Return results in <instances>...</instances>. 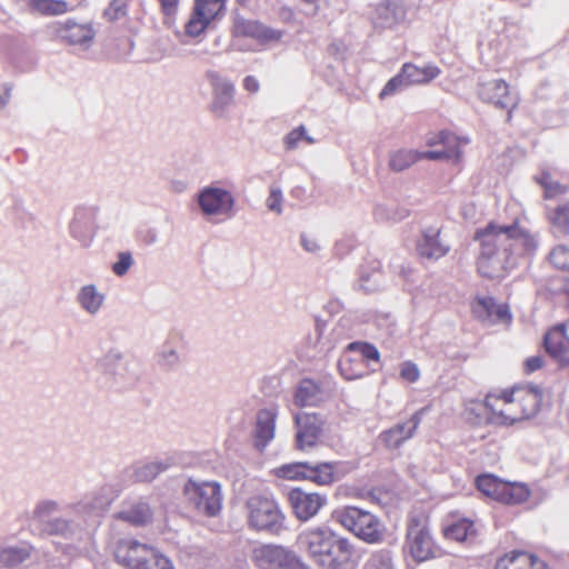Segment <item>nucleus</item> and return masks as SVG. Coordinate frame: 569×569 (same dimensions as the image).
<instances>
[{"mask_svg": "<svg viewBox=\"0 0 569 569\" xmlns=\"http://www.w3.org/2000/svg\"><path fill=\"white\" fill-rule=\"evenodd\" d=\"M305 140L308 144H313L316 141L312 137L307 134V129L303 124L298 128L291 130L288 134H286L283 139V143L286 149L293 150L297 148L299 141Z\"/></svg>", "mask_w": 569, "mask_h": 569, "instance_id": "obj_49", "label": "nucleus"}, {"mask_svg": "<svg viewBox=\"0 0 569 569\" xmlns=\"http://www.w3.org/2000/svg\"><path fill=\"white\" fill-rule=\"evenodd\" d=\"M338 368L346 380H356L367 375V365L362 359H358L347 351L341 356Z\"/></svg>", "mask_w": 569, "mask_h": 569, "instance_id": "obj_35", "label": "nucleus"}, {"mask_svg": "<svg viewBox=\"0 0 569 569\" xmlns=\"http://www.w3.org/2000/svg\"><path fill=\"white\" fill-rule=\"evenodd\" d=\"M30 7L44 16L63 14L70 10L63 0H28Z\"/></svg>", "mask_w": 569, "mask_h": 569, "instance_id": "obj_41", "label": "nucleus"}, {"mask_svg": "<svg viewBox=\"0 0 569 569\" xmlns=\"http://www.w3.org/2000/svg\"><path fill=\"white\" fill-rule=\"evenodd\" d=\"M417 251L421 258L437 260L447 254L449 246L440 240V229L428 227L417 242Z\"/></svg>", "mask_w": 569, "mask_h": 569, "instance_id": "obj_22", "label": "nucleus"}, {"mask_svg": "<svg viewBox=\"0 0 569 569\" xmlns=\"http://www.w3.org/2000/svg\"><path fill=\"white\" fill-rule=\"evenodd\" d=\"M346 351L350 355L357 353L353 357L362 359L363 362L365 360L379 361L380 359L379 350L372 343L366 341L350 342L346 347Z\"/></svg>", "mask_w": 569, "mask_h": 569, "instance_id": "obj_43", "label": "nucleus"}, {"mask_svg": "<svg viewBox=\"0 0 569 569\" xmlns=\"http://www.w3.org/2000/svg\"><path fill=\"white\" fill-rule=\"evenodd\" d=\"M423 409L416 411L407 421L398 422L391 428L383 430L378 436V440L390 450L400 448L407 440L416 433L422 416Z\"/></svg>", "mask_w": 569, "mask_h": 569, "instance_id": "obj_18", "label": "nucleus"}, {"mask_svg": "<svg viewBox=\"0 0 569 569\" xmlns=\"http://www.w3.org/2000/svg\"><path fill=\"white\" fill-rule=\"evenodd\" d=\"M30 556L28 546H9L0 550V566L14 567Z\"/></svg>", "mask_w": 569, "mask_h": 569, "instance_id": "obj_39", "label": "nucleus"}, {"mask_svg": "<svg viewBox=\"0 0 569 569\" xmlns=\"http://www.w3.org/2000/svg\"><path fill=\"white\" fill-rule=\"evenodd\" d=\"M129 0H112L103 11V17L109 21H116L127 14Z\"/></svg>", "mask_w": 569, "mask_h": 569, "instance_id": "obj_52", "label": "nucleus"}, {"mask_svg": "<svg viewBox=\"0 0 569 569\" xmlns=\"http://www.w3.org/2000/svg\"><path fill=\"white\" fill-rule=\"evenodd\" d=\"M372 267V272H368L366 269H361L359 273V279L356 283V288L358 290H362L365 292H373L379 289L380 286V272H379V262L375 261Z\"/></svg>", "mask_w": 569, "mask_h": 569, "instance_id": "obj_42", "label": "nucleus"}, {"mask_svg": "<svg viewBox=\"0 0 569 569\" xmlns=\"http://www.w3.org/2000/svg\"><path fill=\"white\" fill-rule=\"evenodd\" d=\"M322 399L320 386L311 379L300 381L295 393V403L300 407L316 406Z\"/></svg>", "mask_w": 569, "mask_h": 569, "instance_id": "obj_33", "label": "nucleus"}, {"mask_svg": "<svg viewBox=\"0 0 569 569\" xmlns=\"http://www.w3.org/2000/svg\"><path fill=\"white\" fill-rule=\"evenodd\" d=\"M409 216V210L397 203H379L373 209L375 220L378 222L395 223Z\"/></svg>", "mask_w": 569, "mask_h": 569, "instance_id": "obj_36", "label": "nucleus"}, {"mask_svg": "<svg viewBox=\"0 0 569 569\" xmlns=\"http://www.w3.org/2000/svg\"><path fill=\"white\" fill-rule=\"evenodd\" d=\"M529 496L530 491L523 483H511L503 481L497 501L506 505H519L525 502Z\"/></svg>", "mask_w": 569, "mask_h": 569, "instance_id": "obj_37", "label": "nucleus"}, {"mask_svg": "<svg viewBox=\"0 0 569 569\" xmlns=\"http://www.w3.org/2000/svg\"><path fill=\"white\" fill-rule=\"evenodd\" d=\"M174 465V459L167 457L154 461H149L142 465H137L133 468L132 478L137 482L152 481L157 476L167 471Z\"/></svg>", "mask_w": 569, "mask_h": 569, "instance_id": "obj_31", "label": "nucleus"}, {"mask_svg": "<svg viewBox=\"0 0 569 569\" xmlns=\"http://www.w3.org/2000/svg\"><path fill=\"white\" fill-rule=\"evenodd\" d=\"M567 337L565 326L559 325L545 335L546 351L559 361L561 366H569V356L566 355Z\"/></svg>", "mask_w": 569, "mask_h": 569, "instance_id": "obj_25", "label": "nucleus"}, {"mask_svg": "<svg viewBox=\"0 0 569 569\" xmlns=\"http://www.w3.org/2000/svg\"><path fill=\"white\" fill-rule=\"evenodd\" d=\"M166 17L174 16L178 11L180 0H158Z\"/></svg>", "mask_w": 569, "mask_h": 569, "instance_id": "obj_56", "label": "nucleus"}, {"mask_svg": "<svg viewBox=\"0 0 569 569\" xmlns=\"http://www.w3.org/2000/svg\"><path fill=\"white\" fill-rule=\"evenodd\" d=\"M156 240H157L156 234H152V236L150 237V242H151V243H153V242H156Z\"/></svg>", "mask_w": 569, "mask_h": 569, "instance_id": "obj_62", "label": "nucleus"}, {"mask_svg": "<svg viewBox=\"0 0 569 569\" xmlns=\"http://www.w3.org/2000/svg\"><path fill=\"white\" fill-rule=\"evenodd\" d=\"M134 260L130 251H120L117 253V261L112 263L111 270L118 277H123L133 266Z\"/></svg>", "mask_w": 569, "mask_h": 569, "instance_id": "obj_51", "label": "nucleus"}, {"mask_svg": "<svg viewBox=\"0 0 569 569\" xmlns=\"http://www.w3.org/2000/svg\"><path fill=\"white\" fill-rule=\"evenodd\" d=\"M69 230L74 240L82 247H88L94 233V211L86 207L77 208L70 221Z\"/></svg>", "mask_w": 569, "mask_h": 569, "instance_id": "obj_20", "label": "nucleus"}, {"mask_svg": "<svg viewBox=\"0 0 569 569\" xmlns=\"http://www.w3.org/2000/svg\"><path fill=\"white\" fill-rule=\"evenodd\" d=\"M77 302L90 316H96L102 308L106 297L94 284L82 286L77 293Z\"/></svg>", "mask_w": 569, "mask_h": 569, "instance_id": "obj_32", "label": "nucleus"}, {"mask_svg": "<svg viewBox=\"0 0 569 569\" xmlns=\"http://www.w3.org/2000/svg\"><path fill=\"white\" fill-rule=\"evenodd\" d=\"M496 569H546V563L526 551H512L497 561Z\"/></svg>", "mask_w": 569, "mask_h": 569, "instance_id": "obj_27", "label": "nucleus"}, {"mask_svg": "<svg viewBox=\"0 0 569 569\" xmlns=\"http://www.w3.org/2000/svg\"><path fill=\"white\" fill-rule=\"evenodd\" d=\"M549 221L556 232L560 234L569 233V201L558 206L549 213Z\"/></svg>", "mask_w": 569, "mask_h": 569, "instance_id": "obj_45", "label": "nucleus"}, {"mask_svg": "<svg viewBox=\"0 0 569 569\" xmlns=\"http://www.w3.org/2000/svg\"><path fill=\"white\" fill-rule=\"evenodd\" d=\"M296 448L307 451L316 447L320 440L323 419L318 413L299 412L295 416Z\"/></svg>", "mask_w": 569, "mask_h": 569, "instance_id": "obj_15", "label": "nucleus"}, {"mask_svg": "<svg viewBox=\"0 0 569 569\" xmlns=\"http://www.w3.org/2000/svg\"><path fill=\"white\" fill-rule=\"evenodd\" d=\"M248 523L257 531L278 533L283 528L284 516L276 500L257 495L247 500Z\"/></svg>", "mask_w": 569, "mask_h": 569, "instance_id": "obj_7", "label": "nucleus"}, {"mask_svg": "<svg viewBox=\"0 0 569 569\" xmlns=\"http://www.w3.org/2000/svg\"><path fill=\"white\" fill-rule=\"evenodd\" d=\"M400 376L403 380L408 382H416L420 377V371L418 366L412 361H405L401 365Z\"/></svg>", "mask_w": 569, "mask_h": 569, "instance_id": "obj_55", "label": "nucleus"}, {"mask_svg": "<svg viewBox=\"0 0 569 569\" xmlns=\"http://www.w3.org/2000/svg\"><path fill=\"white\" fill-rule=\"evenodd\" d=\"M243 88L249 91L250 93H256L259 91L260 89V84H259V81L256 77L253 76H247L244 79H243Z\"/></svg>", "mask_w": 569, "mask_h": 569, "instance_id": "obj_59", "label": "nucleus"}, {"mask_svg": "<svg viewBox=\"0 0 569 569\" xmlns=\"http://www.w3.org/2000/svg\"><path fill=\"white\" fill-rule=\"evenodd\" d=\"M259 557L270 569H302V563L295 552L281 546H264L259 550Z\"/></svg>", "mask_w": 569, "mask_h": 569, "instance_id": "obj_21", "label": "nucleus"}, {"mask_svg": "<svg viewBox=\"0 0 569 569\" xmlns=\"http://www.w3.org/2000/svg\"><path fill=\"white\" fill-rule=\"evenodd\" d=\"M500 400V398L491 396L485 399V407L490 410L487 420L499 426H511L517 421L530 419L539 412L542 402V393L537 387H530L525 390L523 395L518 399L519 406L521 407L520 416H510L507 409L498 410L496 402Z\"/></svg>", "mask_w": 569, "mask_h": 569, "instance_id": "obj_8", "label": "nucleus"}, {"mask_svg": "<svg viewBox=\"0 0 569 569\" xmlns=\"http://www.w3.org/2000/svg\"><path fill=\"white\" fill-rule=\"evenodd\" d=\"M116 517L133 526H144L151 521L152 511L147 501L138 499L124 507Z\"/></svg>", "mask_w": 569, "mask_h": 569, "instance_id": "obj_29", "label": "nucleus"}, {"mask_svg": "<svg viewBox=\"0 0 569 569\" xmlns=\"http://www.w3.org/2000/svg\"><path fill=\"white\" fill-rule=\"evenodd\" d=\"M290 506L296 517L301 521H308L315 517L327 503V496L318 492H308L300 488H293L288 493Z\"/></svg>", "mask_w": 569, "mask_h": 569, "instance_id": "obj_17", "label": "nucleus"}, {"mask_svg": "<svg viewBox=\"0 0 569 569\" xmlns=\"http://www.w3.org/2000/svg\"><path fill=\"white\" fill-rule=\"evenodd\" d=\"M446 538L462 542L476 536L473 522L469 519H461L445 529Z\"/></svg>", "mask_w": 569, "mask_h": 569, "instance_id": "obj_40", "label": "nucleus"}, {"mask_svg": "<svg viewBox=\"0 0 569 569\" xmlns=\"http://www.w3.org/2000/svg\"><path fill=\"white\" fill-rule=\"evenodd\" d=\"M405 549L417 562L427 561L437 555V547L428 526L417 517L408 522Z\"/></svg>", "mask_w": 569, "mask_h": 569, "instance_id": "obj_10", "label": "nucleus"}, {"mask_svg": "<svg viewBox=\"0 0 569 569\" xmlns=\"http://www.w3.org/2000/svg\"><path fill=\"white\" fill-rule=\"evenodd\" d=\"M515 401V399L511 397V396H505L503 397V402L506 406H510L512 402Z\"/></svg>", "mask_w": 569, "mask_h": 569, "instance_id": "obj_61", "label": "nucleus"}, {"mask_svg": "<svg viewBox=\"0 0 569 569\" xmlns=\"http://www.w3.org/2000/svg\"><path fill=\"white\" fill-rule=\"evenodd\" d=\"M406 18L403 0H383L376 4L371 21L375 29H393Z\"/></svg>", "mask_w": 569, "mask_h": 569, "instance_id": "obj_19", "label": "nucleus"}, {"mask_svg": "<svg viewBox=\"0 0 569 569\" xmlns=\"http://www.w3.org/2000/svg\"><path fill=\"white\" fill-rule=\"evenodd\" d=\"M237 31L242 36L257 39L261 43L278 41L282 33L278 30L266 27L254 20H243L237 24Z\"/></svg>", "mask_w": 569, "mask_h": 569, "instance_id": "obj_30", "label": "nucleus"}, {"mask_svg": "<svg viewBox=\"0 0 569 569\" xmlns=\"http://www.w3.org/2000/svg\"><path fill=\"white\" fill-rule=\"evenodd\" d=\"M223 9L224 0H194L191 16L184 24L186 36L196 38L203 33Z\"/></svg>", "mask_w": 569, "mask_h": 569, "instance_id": "obj_13", "label": "nucleus"}, {"mask_svg": "<svg viewBox=\"0 0 569 569\" xmlns=\"http://www.w3.org/2000/svg\"><path fill=\"white\" fill-rule=\"evenodd\" d=\"M99 370L106 376L111 377L116 382L126 379L127 363L123 360L122 353L117 349H110L97 363Z\"/></svg>", "mask_w": 569, "mask_h": 569, "instance_id": "obj_26", "label": "nucleus"}, {"mask_svg": "<svg viewBox=\"0 0 569 569\" xmlns=\"http://www.w3.org/2000/svg\"><path fill=\"white\" fill-rule=\"evenodd\" d=\"M333 518L345 529L367 543H380L385 538V525L373 513L358 507L347 506L336 510Z\"/></svg>", "mask_w": 569, "mask_h": 569, "instance_id": "obj_6", "label": "nucleus"}, {"mask_svg": "<svg viewBox=\"0 0 569 569\" xmlns=\"http://www.w3.org/2000/svg\"><path fill=\"white\" fill-rule=\"evenodd\" d=\"M410 86L407 83L406 77L400 70L399 73H397L395 77H392L383 87L381 90L379 97L381 99H385L386 97H390L396 94L397 92L403 91L405 89L409 88Z\"/></svg>", "mask_w": 569, "mask_h": 569, "instance_id": "obj_50", "label": "nucleus"}, {"mask_svg": "<svg viewBox=\"0 0 569 569\" xmlns=\"http://www.w3.org/2000/svg\"><path fill=\"white\" fill-rule=\"evenodd\" d=\"M476 485L479 491L487 497L498 500L503 481L492 475H480L476 479Z\"/></svg>", "mask_w": 569, "mask_h": 569, "instance_id": "obj_44", "label": "nucleus"}, {"mask_svg": "<svg viewBox=\"0 0 569 569\" xmlns=\"http://www.w3.org/2000/svg\"><path fill=\"white\" fill-rule=\"evenodd\" d=\"M550 262L558 269L569 271V248L557 246L549 254Z\"/></svg>", "mask_w": 569, "mask_h": 569, "instance_id": "obj_53", "label": "nucleus"}, {"mask_svg": "<svg viewBox=\"0 0 569 569\" xmlns=\"http://www.w3.org/2000/svg\"><path fill=\"white\" fill-rule=\"evenodd\" d=\"M189 503L207 517H216L222 507L221 486L217 481H196L189 479L183 488Z\"/></svg>", "mask_w": 569, "mask_h": 569, "instance_id": "obj_9", "label": "nucleus"}, {"mask_svg": "<svg viewBox=\"0 0 569 569\" xmlns=\"http://www.w3.org/2000/svg\"><path fill=\"white\" fill-rule=\"evenodd\" d=\"M363 569H396L392 552L388 549H380L373 552Z\"/></svg>", "mask_w": 569, "mask_h": 569, "instance_id": "obj_47", "label": "nucleus"}, {"mask_svg": "<svg viewBox=\"0 0 569 569\" xmlns=\"http://www.w3.org/2000/svg\"><path fill=\"white\" fill-rule=\"evenodd\" d=\"M297 545L319 569H356L358 566L355 546L329 527L303 530Z\"/></svg>", "mask_w": 569, "mask_h": 569, "instance_id": "obj_3", "label": "nucleus"}, {"mask_svg": "<svg viewBox=\"0 0 569 569\" xmlns=\"http://www.w3.org/2000/svg\"><path fill=\"white\" fill-rule=\"evenodd\" d=\"M469 140L467 138L460 139L449 131H440L427 140L428 146H441L440 149L429 151H416L408 149L397 150L390 154L389 167L392 171L400 172L408 169L410 166L421 159L459 160L462 153L460 146L461 143L467 144Z\"/></svg>", "mask_w": 569, "mask_h": 569, "instance_id": "obj_4", "label": "nucleus"}, {"mask_svg": "<svg viewBox=\"0 0 569 569\" xmlns=\"http://www.w3.org/2000/svg\"><path fill=\"white\" fill-rule=\"evenodd\" d=\"M113 555L126 569H176L167 556L134 539L119 540Z\"/></svg>", "mask_w": 569, "mask_h": 569, "instance_id": "obj_5", "label": "nucleus"}, {"mask_svg": "<svg viewBox=\"0 0 569 569\" xmlns=\"http://www.w3.org/2000/svg\"><path fill=\"white\" fill-rule=\"evenodd\" d=\"M308 461H297L286 463L276 469V475L279 478L289 480H306L307 479Z\"/></svg>", "mask_w": 569, "mask_h": 569, "instance_id": "obj_46", "label": "nucleus"}, {"mask_svg": "<svg viewBox=\"0 0 569 569\" xmlns=\"http://www.w3.org/2000/svg\"><path fill=\"white\" fill-rule=\"evenodd\" d=\"M542 365H543L542 357H540V356L529 357L525 361V371L527 373H532V372L537 371L538 369H540L542 367Z\"/></svg>", "mask_w": 569, "mask_h": 569, "instance_id": "obj_57", "label": "nucleus"}, {"mask_svg": "<svg viewBox=\"0 0 569 569\" xmlns=\"http://www.w3.org/2000/svg\"><path fill=\"white\" fill-rule=\"evenodd\" d=\"M479 241L478 271L488 279L503 278L518 266L522 256H531L538 248L536 237L520 229L517 223L500 226L488 223L477 230Z\"/></svg>", "mask_w": 569, "mask_h": 569, "instance_id": "obj_1", "label": "nucleus"}, {"mask_svg": "<svg viewBox=\"0 0 569 569\" xmlns=\"http://www.w3.org/2000/svg\"><path fill=\"white\" fill-rule=\"evenodd\" d=\"M283 194L282 190L278 186H271L269 196L266 200L267 208L277 214L282 213Z\"/></svg>", "mask_w": 569, "mask_h": 569, "instance_id": "obj_54", "label": "nucleus"}, {"mask_svg": "<svg viewBox=\"0 0 569 569\" xmlns=\"http://www.w3.org/2000/svg\"><path fill=\"white\" fill-rule=\"evenodd\" d=\"M341 462H310L307 467V479L320 486H329L338 480L337 473Z\"/></svg>", "mask_w": 569, "mask_h": 569, "instance_id": "obj_28", "label": "nucleus"}, {"mask_svg": "<svg viewBox=\"0 0 569 569\" xmlns=\"http://www.w3.org/2000/svg\"><path fill=\"white\" fill-rule=\"evenodd\" d=\"M401 70L409 86L429 82L440 73L439 68L431 64L418 67L413 63H405Z\"/></svg>", "mask_w": 569, "mask_h": 569, "instance_id": "obj_34", "label": "nucleus"}, {"mask_svg": "<svg viewBox=\"0 0 569 569\" xmlns=\"http://www.w3.org/2000/svg\"><path fill=\"white\" fill-rule=\"evenodd\" d=\"M66 549H67V550H76V548H74V547H72V546H67V548H66Z\"/></svg>", "mask_w": 569, "mask_h": 569, "instance_id": "obj_63", "label": "nucleus"}, {"mask_svg": "<svg viewBox=\"0 0 569 569\" xmlns=\"http://www.w3.org/2000/svg\"><path fill=\"white\" fill-rule=\"evenodd\" d=\"M157 362L161 368L172 370L180 363V355L177 349L164 345L157 353Z\"/></svg>", "mask_w": 569, "mask_h": 569, "instance_id": "obj_48", "label": "nucleus"}, {"mask_svg": "<svg viewBox=\"0 0 569 569\" xmlns=\"http://www.w3.org/2000/svg\"><path fill=\"white\" fill-rule=\"evenodd\" d=\"M91 511L92 506L84 501L68 503L62 508L57 500L41 499L34 503L29 520L41 536L81 542L89 535Z\"/></svg>", "mask_w": 569, "mask_h": 569, "instance_id": "obj_2", "label": "nucleus"}, {"mask_svg": "<svg viewBox=\"0 0 569 569\" xmlns=\"http://www.w3.org/2000/svg\"><path fill=\"white\" fill-rule=\"evenodd\" d=\"M236 199L232 193L219 187H206L198 194V204L206 216H233Z\"/></svg>", "mask_w": 569, "mask_h": 569, "instance_id": "obj_14", "label": "nucleus"}, {"mask_svg": "<svg viewBox=\"0 0 569 569\" xmlns=\"http://www.w3.org/2000/svg\"><path fill=\"white\" fill-rule=\"evenodd\" d=\"M300 242L302 248L308 252L315 253L320 249V246L318 244L317 240L313 238H309L306 234H301Z\"/></svg>", "mask_w": 569, "mask_h": 569, "instance_id": "obj_58", "label": "nucleus"}, {"mask_svg": "<svg viewBox=\"0 0 569 569\" xmlns=\"http://www.w3.org/2000/svg\"><path fill=\"white\" fill-rule=\"evenodd\" d=\"M305 1L312 4L316 0H305Z\"/></svg>", "mask_w": 569, "mask_h": 569, "instance_id": "obj_64", "label": "nucleus"}, {"mask_svg": "<svg viewBox=\"0 0 569 569\" xmlns=\"http://www.w3.org/2000/svg\"><path fill=\"white\" fill-rule=\"evenodd\" d=\"M535 181L543 188L545 198L552 199L557 196L568 192V187L561 184L559 181L553 180L550 172L542 170L539 174L533 177Z\"/></svg>", "mask_w": 569, "mask_h": 569, "instance_id": "obj_38", "label": "nucleus"}, {"mask_svg": "<svg viewBox=\"0 0 569 569\" xmlns=\"http://www.w3.org/2000/svg\"><path fill=\"white\" fill-rule=\"evenodd\" d=\"M53 34L62 42L88 50L94 40L96 30L91 22H78L68 18L52 24Z\"/></svg>", "mask_w": 569, "mask_h": 569, "instance_id": "obj_11", "label": "nucleus"}, {"mask_svg": "<svg viewBox=\"0 0 569 569\" xmlns=\"http://www.w3.org/2000/svg\"><path fill=\"white\" fill-rule=\"evenodd\" d=\"M206 78L212 89L210 111L218 118H228L230 109L234 104L233 83L214 70L207 71Z\"/></svg>", "mask_w": 569, "mask_h": 569, "instance_id": "obj_12", "label": "nucleus"}, {"mask_svg": "<svg viewBox=\"0 0 569 569\" xmlns=\"http://www.w3.org/2000/svg\"><path fill=\"white\" fill-rule=\"evenodd\" d=\"M472 312L480 320L492 323L507 322L511 319L509 307L505 303L497 305L491 297L477 298L472 305Z\"/></svg>", "mask_w": 569, "mask_h": 569, "instance_id": "obj_23", "label": "nucleus"}, {"mask_svg": "<svg viewBox=\"0 0 569 569\" xmlns=\"http://www.w3.org/2000/svg\"><path fill=\"white\" fill-rule=\"evenodd\" d=\"M478 96L485 102L492 103L500 109H507L508 120L511 118V110L519 103L518 94L510 91L508 83L502 79H493L480 83Z\"/></svg>", "mask_w": 569, "mask_h": 569, "instance_id": "obj_16", "label": "nucleus"}, {"mask_svg": "<svg viewBox=\"0 0 569 569\" xmlns=\"http://www.w3.org/2000/svg\"><path fill=\"white\" fill-rule=\"evenodd\" d=\"M9 98H10L9 89H6L3 92H0V110H2L7 106Z\"/></svg>", "mask_w": 569, "mask_h": 569, "instance_id": "obj_60", "label": "nucleus"}, {"mask_svg": "<svg viewBox=\"0 0 569 569\" xmlns=\"http://www.w3.org/2000/svg\"><path fill=\"white\" fill-rule=\"evenodd\" d=\"M276 417V412L271 409H261L257 413L253 441L259 451H262L274 438Z\"/></svg>", "mask_w": 569, "mask_h": 569, "instance_id": "obj_24", "label": "nucleus"}]
</instances>
